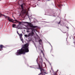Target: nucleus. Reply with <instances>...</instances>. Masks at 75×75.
Listing matches in <instances>:
<instances>
[{
    "instance_id": "nucleus-1",
    "label": "nucleus",
    "mask_w": 75,
    "mask_h": 75,
    "mask_svg": "<svg viewBox=\"0 0 75 75\" xmlns=\"http://www.w3.org/2000/svg\"><path fill=\"white\" fill-rule=\"evenodd\" d=\"M25 24H27L28 25H26V27L28 28L27 30H32V31H31V33H30L28 35H25V37H29L30 36H32L34 35V31H35L34 28H37L38 27L37 26H34L31 23L28 22H23ZM30 27V28H28V27Z\"/></svg>"
},
{
    "instance_id": "nucleus-2",
    "label": "nucleus",
    "mask_w": 75,
    "mask_h": 75,
    "mask_svg": "<svg viewBox=\"0 0 75 75\" xmlns=\"http://www.w3.org/2000/svg\"><path fill=\"white\" fill-rule=\"evenodd\" d=\"M28 44L26 43L23 45L22 48L21 49H19L18 50L17 52H16V55H20L21 54H25V52H29L28 49Z\"/></svg>"
},
{
    "instance_id": "nucleus-3",
    "label": "nucleus",
    "mask_w": 75,
    "mask_h": 75,
    "mask_svg": "<svg viewBox=\"0 0 75 75\" xmlns=\"http://www.w3.org/2000/svg\"><path fill=\"white\" fill-rule=\"evenodd\" d=\"M0 14L1 15V16H4V17L6 18H7L8 20L9 21H10V22H12V23H16V22H14V21H15L16 22H17V23L18 22V21H17V20H14L13 19H11L10 17H8V16H6L4 15H3L1 14Z\"/></svg>"
},
{
    "instance_id": "nucleus-4",
    "label": "nucleus",
    "mask_w": 75,
    "mask_h": 75,
    "mask_svg": "<svg viewBox=\"0 0 75 75\" xmlns=\"http://www.w3.org/2000/svg\"><path fill=\"white\" fill-rule=\"evenodd\" d=\"M38 67H39V68H37V69H40L41 72H42V73H44V74H43L44 75H45V74H48V73H46L45 72H44V69H42V66H40V64H39Z\"/></svg>"
},
{
    "instance_id": "nucleus-5",
    "label": "nucleus",
    "mask_w": 75,
    "mask_h": 75,
    "mask_svg": "<svg viewBox=\"0 0 75 75\" xmlns=\"http://www.w3.org/2000/svg\"><path fill=\"white\" fill-rule=\"evenodd\" d=\"M22 13H24V14H25V13H26V10H24V8H22Z\"/></svg>"
},
{
    "instance_id": "nucleus-6",
    "label": "nucleus",
    "mask_w": 75,
    "mask_h": 75,
    "mask_svg": "<svg viewBox=\"0 0 75 75\" xmlns=\"http://www.w3.org/2000/svg\"><path fill=\"white\" fill-rule=\"evenodd\" d=\"M4 47V46H3V45H0V48H1V49H3V48Z\"/></svg>"
},
{
    "instance_id": "nucleus-7",
    "label": "nucleus",
    "mask_w": 75,
    "mask_h": 75,
    "mask_svg": "<svg viewBox=\"0 0 75 75\" xmlns=\"http://www.w3.org/2000/svg\"><path fill=\"white\" fill-rule=\"evenodd\" d=\"M18 35L20 38H21L22 37V36H23V34H22V33H21L20 34H19Z\"/></svg>"
},
{
    "instance_id": "nucleus-8",
    "label": "nucleus",
    "mask_w": 75,
    "mask_h": 75,
    "mask_svg": "<svg viewBox=\"0 0 75 75\" xmlns=\"http://www.w3.org/2000/svg\"><path fill=\"white\" fill-rule=\"evenodd\" d=\"M13 28H16V25H15L14 24H13Z\"/></svg>"
},
{
    "instance_id": "nucleus-9",
    "label": "nucleus",
    "mask_w": 75,
    "mask_h": 75,
    "mask_svg": "<svg viewBox=\"0 0 75 75\" xmlns=\"http://www.w3.org/2000/svg\"><path fill=\"white\" fill-rule=\"evenodd\" d=\"M16 28L18 29H20V27L19 26V25H18L17 26Z\"/></svg>"
},
{
    "instance_id": "nucleus-10",
    "label": "nucleus",
    "mask_w": 75,
    "mask_h": 75,
    "mask_svg": "<svg viewBox=\"0 0 75 75\" xmlns=\"http://www.w3.org/2000/svg\"><path fill=\"white\" fill-rule=\"evenodd\" d=\"M21 8H24V5L23 4H22L21 5Z\"/></svg>"
},
{
    "instance_id": "nucleus-11",
    "label": "nucleus",
    "mask_w": 75,
    "mask_h": 75,
    "mask_svg": "<svg viewBox=\"0 0 75 75\" xmlns=\"http://www.w3.org/2000/svg\"><path fill=\"white\" fill-rule=\"evenodd\" d=\"M40 59L41 60V61L42 62V57H40Z\"/></svg>"
},
{
    "instance_id": "nucleus-12",
    "label": "nucleus",
    "mask_w": 75,
    "mask_h": 75,
    "mask_svg": "<svg viewBox=\"0 0 75 75\" xmlns=\"http://www.w3.org/2000/svg\"><path fill=\"white\" fill-rule=\"evenodd\" d=\"M39 43L40 42H42V40H41V39H40L39 40Z\"/></svg>"
},
{
    "instance_id": "nucleus-13",
    "label": "nucleus",
    "mask_w": 75,
    "mask_h": 75,
    "mask_svg": "<svg viewBox=\"0 0 75 75\" xmlns=\"http://www.w3.org/2000/svg\"><path fill=\"white\" fill-rule=\"evenodd\" d=\"M42 74L43 73L41 72L40 74H39L38 75H42Z\"/></svg>"
},
{
    "instance_id": "nucleus-14",
    "label": "nucleus",
    "mask_w": 75,
    "mask_h": 75,
    "mask_svg": "<svg viewBox=\"0 0 75 75\" xmlns=\"http://www.w3.org/2000/svg\"><path fill=\"white\" fill-rule=\"evenodd\" d=\"M18 23H19V24H21V22H20L18 21Z\"/></svg>"
},
{
    "instance_id": "nucleus-15",
    "label": "nucleus",
    "mask_w": 75,
    "mask_h": 75,
    "mask_svg": "<svg viewBox=\"0 0 75 75\" xmlns=\"http://www.w3.org/2000/svg\"><path fill=\"white\" fill-rule=\"evenodd\" d=\"M17 33L18 34V35H19V33H18V30H17Z\"/></svg>"
},
{
    "instance_id": "nucleus-16",
    "label": "nucleus",
    "mask_w": 75,
    "mask_h": 75,
    "mask_svg": "<svg viewBox=\"0 0 75 75\" xmlns=\"http://www.w3.org/2000/svg\"><path fill=\"white\" fill-rule=\"evenodd\" d=\"M54 75H57V73H54Z\"/></svg>"
},
{
    "instance_id": "nucleus-17",
    "label": "nucleus",
    "mask_w": 75,
    "mask_h": 75,
    "mask_svg": "<svg viewBox=\"0 0 75 75\" xmlns=\"http://www.w3.org/2000/svg\"><path fill=\"white\" fill-rule=\"evenodd\" d=\"M26 32L27 33H29V32H30V31L27 30Z\"/></svg>"
},
{
    "instance_id": "nucleus-18",
    "label": "nucleus",
    "mask_w": 75,
    "mask_h": 75,
    "mask_svg": "<svg viewBox=\"0 0 75 75\" xmlns=\"http://www.w3.org/2000/svg\"><path fill=\"white\" fill-rule=\"evenodd\" d=\"M3 50V49H1V48L0 49V51H2Z\"/></svg>"
},
{
    "instance_id": "nucleus-19",
    "label": "nucleus",
    "mask_w": 75,
    "mask_h": 75,
    "mask_svg": "<svg viewBox=\"0 0 75 75\" xmlns=\"http://www.w3.org/2000/svg\"><path fill=\"white\" fill-rule=\"evenodd\" d=\"M21 41H22V42H23V39H21Z\"/></svg>"
},
{
    "instance_id": "nucleus-20",
    "label": "nucleus",
    "mask_w": 75,
    "mask_h": 75,
    "mask_svg": "<svg viewBox=\"0 0 75 75\" xmlns=\"http://www.w3.org/2000/svg\"><path fill=\"white\" fill-rule=\"evenodd\" d=\"M60 23H61V22L59 21V22L58 23V24H60Z\"/></svg>"
},
{
    "instance_id": "nucleus-21",
    "label": "nucleus",
    "mask_w": 75,
    "mask_h": 75,
    "mask_svg": "<svg viewBox=\"0 0 75 75\" xmlns=\"http://www.w3.org/2000/svg\"><path fill=\"white\" fill-rule=\"evenodd\" d=\"M23 4V5H25V3H24L23 4Z\"/></svg>"
},
{
    "instance_id": "nucleus-22",
    "label": "nucleus",
    "mask_w": 75,
    "mask_h": 75,
    "mask_svg": "<svg viewBox=\"0 0 75 75\" xmlns=\"http://www.w3.org/2000/svg\"><path fill=\"white\" fill-rule=\"evenodd\" d=\"M58 6H59V7H60V5H59Z\"/></svg>"
},
{
    "instance_id": "nucleus-23",
    "label": "nucleus",
    "mask_w": 75,
    "mask_h": 75,
    "mask_svg": "<svg viewBox=\"0 0 75 75\" xmlns=\"http://www.w3.org/2000/svg\"><path fill=\"white\" fill-rule=\"evenodd\" d=\"M26 15H28V13H26Z\"/></svg>"
},
{
    "instance_id": "nucleus-24",
    "label": "nucleus",
    "mask_w": 75,
    "mask_h": 75,
    "mask_svg": "<svg viewBox=\"0 0 75 75\" xmlns=\"http://www.w3.org/2000/svg\"><path fill=\"white\" fill-rule=\"evenodd\" d=\"M41 52H42V50H41Z\"/></svg>"
},
{
    "instance_id": "nucleus-25",
    "label": "nucleus",
    "mask_w": 75,
    "mask_h": 75,
    "mask_svg": "<svg viewBox=\"0 0 75 75\" xmlns=\"http://www.w3.org/2000/svg\"><path fill=\"white\" fill-rule=\"evenodd\" d=\"M1 17V16H0V17Z\"/></svg>"
},
{
    "instance_id": "nucleus-26",
    "label": "nucleus",
    "mask_w": 75,
    "mask_h": 75,
    "mask_svg": "<svg viewBox=\"0 0 75 75\" xmlns=\"http://www.w3.org/2000/svg\"><path fill=\"white\" fill-rule=\"evenodd\" d=\"M14 19H15V18L14 17Z\"/></svg>"
},
{
    "instance_id": "nucleus-27",
    "label": "nucleus",
    "mask_w": 75,
    "mask_h": 75,
    "mask_svg": "<svg viewBox=\"0 0 75 75\" xmlns=\"http://www.w3.org/2000/svg\"><path fill=\"white\" fill-rule=\"evenodd\" d=\"M39 43H40V42Z\"/></svg>"
},
{
    "instance_id": "nucleus-28",
    "label": "nucleus",
    "mask_w": 75,
    "mask_h": 75,
    "mask_svg": "<svg viewBox=\"0 0 75 75\" xmlns=\"http://www.w3.org/2000/svg\"><path fill=\"white\" fill-rule=\"evenodd\" d=\"M74 43H75V42H74Z\"/></svg>"
}]
</instances>
